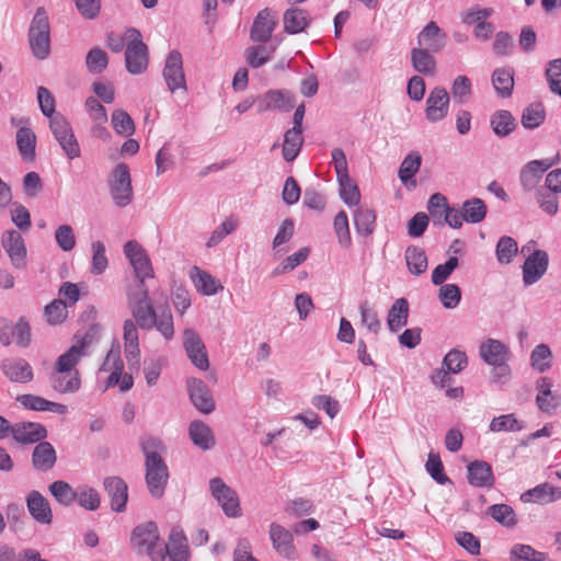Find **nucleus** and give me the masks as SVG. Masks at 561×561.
Returning a JSON list of instances; mask_svg holds the SVG:
<instances>
[{
    "label": "nucleus",
    "mask_w": 561,
    "mask_h": 561,
    "mask_svg": "<svg viewBox=\"0 0 561 561\" xmlns=\"http://www.w3.org/2000/svg\"><path fill=\"white\" fill-rule=\"evenodd\" d=\"M309 255L308 248H301L296 253L287 256L282 263H279L274 270L273 275H282L286 274L293 270H295L298 265L304 263Z\"/></svg>",
    "instance_id": "nucleus-60"
},
{
    "label": "nucleus",
    "mask_w": 561,
    "mask_h": 561,
    "mask_svg": "<svg viewBox=\"0 0 561 561\" xmlns=\"http://www.w3.org/2000/svg\"><path fill=\"white\" fill-rule=\"evenodd\" d=\"M196 274L193 275V280L196 289L206 296L215 295L219 289H222V286L217 283V280L207 272L199 270L198 267L194 268Z\"/></svg>",
    "instance_id": "nucleus-48"
},
{
    "label": "nucleus",
    "mask_w": 561,
    "mask_h": 561,
    "mask_svg": "<svg viewBox=\"0 0 561 561\" xmlns=\"http://www.w3.org/2000/svg\"><path fill=\"white\" fill-rule=\"evenodd\" d=\"M494 134L501 138L508 136L516 128V121L506 110L496 111L490 119Z\"/></svg>",
    "instance_id": "nucleus-40"
},
{
    "label": "nucleus",
    "mask_w": 561,
    "mask_h": 561,
    "mask_svg": "<svg viewBox=\"0 0 561 561\" xmlns=\"http://www.w3.org/2000/svg\"><path fill=\"white\" fill-rule=\"evenodd\" d=\"M102 371H110L105 380V389L116 386L119 382L124 370V363L118 351L110 350L104 363L101 366Z\"/></svg>",
    "instance_id": "nucleus-33"
},
{
    "label": "nucleus",
    "mask_w": 561,
    "mask_h": 561,
    "mask_svg": "<svg viewBox=\"0 0 561 561\" xmlns=\"http://www.w3.org/2000/svg\"><path fill=\"white\" fill-rule=\"evenodd\" d=\"M57 461V454L49 442L41 440L32 453V466L35 470L47 472L51 470Z\"/></svg>",
    "instance_id": "nucleus-26"
},
{
    "label": "nucleus",
    "mask_w": 561,
    "mask_h": 561,
    "mask_svg": "<svg viewBox=\"0 0 561 561\" xmlns=\"http://www.w3.org/2000/svg\"><path fill=\"white\" fill-rule=\"evenodd\" d=\"M149 62L148 47L146 44L126 46L125 64L130 75H140L147 70Z\"/></svg>",
    "instance_id": "nucleus-27"
},
{
    "label": "nucleus",
    "mask_w": 561,
    "mask_h": 561,
    "mask_svg": "<svg viewBox=\"0 0 561 561\" xmlns=\"http://www.w3.org/2000/svg\"><path fill=\"white\" fill-rule=\"evenodd\" d=\"M183 346L192 364L201 370H207L209 360L204 342L193 329L183 332Z\"/></svg>",
    "instance_id": "nucleus-10"
},
{
    "label": "nucleus",
    "mask_w": 561,
    "mask_h": 561,
    "mask_svg": "<svg viewBox=\"0 0 561 561\" xmlns=\"http://www.w3.org/2000/svg\"><path fill=\"white\" fill-rule=\"evenodd\" d=\"M49 492L61 505L69 506L76 501L77 490L68 482L58 480L49 485Z\"/></svg>",
    "instance_id": "nucleus-49"
},
{
    "label": "nucleus",
    "mask_w": 561,
    "mask_h": 561,
    "mask_svg": "<svg viewBox=\"0 0 561 561\" xmlns=\"http://www.w3.org/2000/svg\"><path fill=\"white\" fill-rule=\"evenodd\" d=\"M304 144L302 131L288 129L284 135L283 158L287 162L294 161L300 152Z\"/></svg>",
    "instance_id": "nucleus-43"
},
{
    "label": "nucleus",
    "mask_w": 561,
    "mask_h": 561,
    "mask_svg": "<svg viewBox=\"0 0 561 561\" xmlns=\"http://www.w3.org/2000/svg\"><path fill=\"white\" fill-rule=\"evenodd\" d=\"M353 221L357 233L367 237L374 232L376 214L368 207H358L354 211Z\"/></svg>",
    "instance_id": "nucleus-42"
},
{
    "label": "nucleus",
    "mask_w": 561,
    "mask_h": 561,
    "mask_svg": "<svg viewBox=\"0 0 561 561\" xmlns=\"http://www.w3.org/2000/svg\"><path fill=\"white\" fill-rule=\"evenodd\" d=\"M188 434L193 444L202 450H209L216 444L211 428L202 421L191 422Z\"/></svg>",
    "instance_id": "nucleus-31"
},
{
    "label": "nucleus",
    "mask_w": 561,
    "mask_h": 561,
    "mask_svg": "<svg viewBox=\"0 0 561 561\" xmlns=\"http://www.w3.org/2000/svg\"><path fill=\"white\" fill-rule=\"evenodd\" d=\"M124 352L129 369L139 370L140 350L138 328L133 320H125L123 324Z\"/></svg>",
    "instance_id": "nucleus-17"
},
{
    "label": "nucleus",
    "mask_w": 561,
    "mask_h": 561,
    "mask_svg": "<svg viewBox=\"0 0 561 561\" xmlns=\"http://www.w3.org/2000/svg\"><path fill=\"white\" fill-rule=\"evenodd\" d=\"M549 265L548 253L535 250L524 262L523 282L526 286L537 283L547 272Z\"/></svg>",
    "instance_id": "nucleus-14"
},
{
    "label": "nucleus",
    "mask_w": 561,
    "mask_h": 561,
    "mask_svg": "<svg viewBox=\"0 0 561 561\" xmlns=\"http://www.w3.org/2000/svg\"><path fill=\"white\" fill-rule=\"evenodd\" d=\"M2 245L11 264L18 270L26 267V247L23 237L16 230H9L2 238Z\"/></svg>",
    "instance_id": "nucleus-16"
},
{
    "label": "nucleus",
    "mask_w": 561,
    "mask_h": 561,
    "mask_svg": "<svg viewBox=\"0 0 561 561\" xmlns=\"http://www.w3.org/2000/svg\"><path fill=\"white\" fill-rule=\"evenodd\" d=\"M26 506L31 516L39 524L53 522L50 504L38 491H31L26 497Z\"/></svg>",
    "instance_id": "nucleus-25"
},
{
    "label": "nucleus",
    "mask_w": 561,
    "mask_h": 561,
    "mask_svg": "<svg viewBox=\"0 0 561 561\" xmlns=\"http://www.w3.org/2000/svg\"><path fill=\"white\" fill-rule=\"evenodd\" d=\"M510 557L514 561H546L548 559L547 553L523 543L514 545L510 551Z\"/></svg>",
    "instance_id": "nucleus-52"
},
{
    "label": "nucleus",
    "mask_w": 561,
    "mask_h": 561,
    "mask_svg": "<svg viewBox=\"0 0 561 561\" xmlns=\"http://www.w3.org/2000/svg\"><path fill=\"white\" fill-rule=\"evenodd\" d=\"M417 45L419 48L438 53L446 45V34L435 22L431 21L417 35Z\"/></svg>",
    "instance_id": "nucleus-22"
},
{
    "label": "nucleus",
    "mask_w": 561,
    "mask_h": 561,
    "mask_svg": "<svg viewBox=\"0 0 561 561\" xmlns=\"http://www.w3.org/2000/svg\"><path fill=\"white\" fill-rule=\"evenodd\" d=\"M546 78L552 93L561 96V59H553L548 62Z\"/></svg>",
    "instance_id": "nucleus-64"
},
{
    "label": "nucleus",
    "mask_w": 561,
    "mask_h": 561,
    "mask_svg": "<svg viewBox=\"0 0 561 561\" xmlns=\"http://www.w3.org/2000/svg\"><path fill=\"white\" fill-rule=\"evenodd\" d=\"M295 95L288 90H270L257 99L256 111L257 113L287 112L295 106Z\"/></svg>",
    "instance_id": "nucleus-11"
},
{
    "label": "nucleus",
    "mask_w": 561,
    "mask_h": 561,
    "mask_svg": "<svg viewBox=\"0 0 561 561\" xmlns=\"http://www.w3.org/2000/svg\"><path fill=\"white\" fill-rule=\"evenodd\" d=\"M405 262L411 274L420 276L426 272L428 266L425 251L417 245H410L405 250Z\"/></svg>",
    "instance_id": "nucleus-37"
},
{
    "label": "nucleus",
    "mask_w": 561,
    "mask_h": 561,
    "mask_svg": "<svg viewBox=\"0 0 561 561\" xmlns=\"http://www.w3.org/2000/svg\"><path fill=\"white\" fill-rule=\"evenodd\" d=\"M18 401L27 410L32 411H49L56 414H66L68 412V407L49 401L43 397L35 394H22L18 397Z\"/></svg>",
    "instance_id": "nucleus-29"
},
{
    "label": "nucleus",
    "mask_w": 561,
    "mask_h": 561,
    "mask_svg": "<svg viewBox=\"0 0 561 561\" xmlns=\"http://www.w3.org/2000/svg\"><path fill=\"white\" fill-rule=\"evenodd\" d=\"M108 64L107 55L99 47L92 48L88 51L85 57V65L91 73L103 72Z\"/></svg>",
    "instance_id": "nucleus-62"
},
{
    "label": "nucleus",
    "mask_w": 561,
    "mask_h": 561,
    "mask_svg": "<svg viewBox=\"0 0 561 561\" xmlns=\"http://www.w3.org/2000/svg\"><path fill=\"white\" fill-rule=\"evenodd\" d=\"M124 253L134 268L137 280L146 282L147 278H153L154 273L151 261L145 249L137 241H127L124 244Z\"/></svg>",
    "instance_id": "nucleus-9"
},
{
    "label": "nucleus",
    "mask_w": 561,
    "mask_h": 561,
    "mask_svg": "<svg viewBox=\"0 0 561 561\" xmlns=\"http://www.w3.org/2000/svg\"><path fill=\"white\" fill-rule=\"evenodd\" d=\"M431 53L419 47L411 50V62L415 71L425 76L435 75L436 61Z\"/></svg>",
    "instance_id": "nucleus-38"
},
{
    "label": "nucleus",
    "mask_w": 561,
    "mask_h": 561,
    "mask_svg": "<svg viewBox=\"0 0 561 561\" xmlns=\"http://www.w3.org/2000/svg\"><path fill=\"white\" fill-rule=\"evenodd\" d=\"M27 37L33 56L38 60L46 59L50 54V23L43 7L36 9Z\"/></svg>",
    "instance_id": "nucleus-3"
},
{
    "label": "nucleus",
    "mask_w": 561,
    "mask_h": 561,
    "mask_svg": "<svg viewBox=\"0 0 561 561\" xmlns=\"http://www.w3.org/2000/svg\"><path fill=\"white\" fill-rule=\"evenodd\" d=\"M190 399L194 407L204 414L215 410V401L206 383L198 378H188L186 381Z\"/></svg>",
    "instance_id": "nucleus-18"
},
{
    "label": "nucleus",
    "mask_w": 561,
    "mask_h": 561,
    "mask_svg": "<svg viewBox=\"0 0 561 561\" xmlns=\"http://www.w3.org/2000/svg\"><path fill=\"white\" fill-rule=\"evenodd\" d=\"M491 432H519L524 428V423L515 417V414H503L493 417L489 426Z\"/></svg>",
    "instance_id": "nucleus-51"
},
{
    "label": "nucleus",
    "mask_w": 561,
    "mask_h": 561,
    "mask_svg": "<svg viewBox=\"0 0 561 561\" xmlns=\"http://www.w3.org/2000/svg\"><path fill=\"white\" fill-rule=\"evenodd\" d=\"M479 354L488 365L500 364L510 359L508 347L499 340L488 339L479 347Z\"/></svg>",
    "instance_id": "nucleus-28"
},
{
    "label": "nucleus",
    "mask_w": 561,
    "mask_h": 561,
    "mask_svg": "<svg viewBox=\"0 0 561 561\" xmlns=\"http://www.w3.org/2000/svg\"><path fill=\"white\" fill-rule=\"evenodd\" d=\"M209 491L211 496L221 506L226 516L236 518L241 515L237 492L227 485L221 478L217 477L209 480Z\"/></svg>",
    "instance_id": "nucleus-7"
},
{
    "label": "nucleus",
    "mask_w": 561,
    "mask_h": 561,
    "mask_svg": "<svg viewBox=\"0 0 561 561\" xmlns=\"http://www.w3.org/2000/svg\"><path fill=\"white\" fill-rule=\"evenodd\" d=\"M283 21L286 33L297 34L309 25L310 16L302 9L290 8L285 11Z\"/></svg>",
    "instance_id": "nucleus-35"
},
{
    "label": "nucleus",
    "mask_w": 561,
    "mask_h": 561,
    "mask_svg": "<svg viewBox=\"0 0 561 561\" xmlns=\"http://www.w3.org/2000/svg\"><path fill=\"white\" fill-rule=\"evenodd\" d=\"M276 21L270 9L260 11L251 27L250 37L253 42L266 43L271 39Z\"/></svg>",
    "instance_id": "nucleus-21"
},
{
    "label": "nucleus",
    "mask_w": 561,
    "mask_h": 561,
    "mask_svg": "<svg viewBox=\"0 0 561 561\" xmlns=\"http://www.w3.org/2000/svg\"><path fill=\"white\" fill-rule=\"evenodd\" d=\"M334 231L337 237L339 244L346 249L352 243L348 218L344 210L336 214L333 221Z\"/></svg>",
    "instance_id": "nucleus-57"
},
{
    "label": "nucleus",
    "mask_w": 561,
    "mask_h": 561,
    "mask_svg": "<svg viewBox=\"0 0 561 561\" xmlns=\"http://www.w3.org/2000/svg\"><path fill=\"white\" fill-rule=\"evenodd\" d=\"M114 130L121 136H131L135 133V124L130 115L124 110H115L111 116Z\"/></svg>",
    "instance_id": "nucleus-53"
},
{
    "label": "nucleus",
    "mask_w": 561,
    "mask_h": 561,
    "mask_svg": "<svg viewBox=\"0 0 561 561\" xmlns=\"http://www.w3.org/2000/svg\"><path fill=\"white\" fill-rule=\"evenodd\" d=\"M468 482L476 488H492L495 478L490 463L483 460H474L467 466Z\"/></svg>",
    "instance_id": "nucleus-24"
},
{
    "label": "nucleus",
    "mask_w": 561,
    "mask_h": 561,
    "mask_svg": "<svg viewBox=\"0 0 561 561\" xmlns=\"http://www.w3.org/2000/svg\"><path fill=\"white\" fill-rule=\"evenodd\" d=\"M130 541L138 553H147L152 561H163L169 550L168 546L158 545V527L153 522L137 526L133 530Z\"/></svg>",
    "instance_id": "nucleus-4"
},
{
    "label": "nucleus",
    "mask_w": 561,
    "mask_h": 561,
    "mask_svg": "<svg viewBox=\"0 0 561 561\" xmlns=\"http://www.w3.org/2000/svg\"><path fill=\"white\" fill-rule=\"evenodd\" d=\"M552 353L547 344L537 345L530 355V364L534 369L543 373L551 367Z\"/></svg>",
    "instance_id": "nucleus-55"
},
{
    "label": "nucleus",
    "mask_w": 561,
    "mask_h": 561,
    "mask_svg": "<svg viewBox=\"0 0 561 561\" xmlns=\"http://www.w3.org/2000/svg\"><path fill=\"white\" fill-rule=\"evenodd\" d=\"M450 96L445 88L435 87L426 99L425 115L428 122L443 121L449 111Z\"/></svg>",
    "instance_id": "nucleus-13"
},
{
    "label": "nucleus",
    "mask_w": 561,
    "mask_h": 561,
    "mask_svg": "<svg viewBox=\"0 0 561 561\" xmlns=\"http://www.w3.org/2000/svg\"><path fill=\"white\" fill-rule=\"evenodd\" d=\"M451 95L455 102L463 104L468 102L472 95V84L467 76H458L451 85Z\"/></svg>",
    "instance_id": "nucleus-59"
},
{
    "label": "nucleus",
    "mask_w": 561,
    "mask_h": 561,
    "mask_svg": "<svg viewBox=\"0 0 561 561\" xmlns=\"http://www.w3.org/2000/svg\"><path fill=\"white\" fill-rule=\"evenodd\" d=\"M517 243L513 238L501 237L495 249L496 259L502 264H508L517 254Z\"/></svg>",
    "instance_id": "nucleus-58"
},
{
    "label": "nucleus",
    "mask_w": 561,
    "mask_h": 561,
    "mask_svg": "<svg viewBox=\"0 0 561 561\" xmlns=\"http://www.w3.org/2000/svg\"><path fill=\"white\" fill-rule=\"evenodd\" d=\"M107 186L112 202L117 207L128 206L134 198L130 171L127 164L118 163L107 178Z\"/></svg>",
    "instance_id": "nucleus-5"
},
{
    "label": "nucleus",
    "mask_w": 561,
    "mask_h": 561,
    "mask_svg": "<svg viewBox=\"0 0 561 561\" xmlns=\"http://www.w3.org/2000/svg\"><path fill=\"white\" fill-rule=\"evenodd\" d=\"M557 195L558 194L553 191L545 187H539L536 192V201L539 207L550 216H554L559 210V201Z\"/></svg>",
    "instance_id": "nucleus-56"
},
{
    "label": "nucleus",
    "mask_w": 561,
    "mask_h": 561,
    "mask_svg": "<svg viewBox=\"0 0 561 561\" xmlns=\"http://www.w3.org/2000/svg\"><path fill=\"white\" fill-rule=\"evenodd\" d=\"M492 84L500 96H511L514 88L513 69L508 67L496 68L492 73Z\"/></svg>",
    "instance_id": "nucleus-36"
},
{
    "label": "nucleus",
    "mask_w": 561,
    "mask_h": 561,
    "mask_svg": "<svg viewBox=\"0 0 561 561\" xmlns=\"http://www.w3.org/2000/svg\"><path fill=\"white\" fill-rule=\"evenodd\" d=\"M16 146L24 160L35 159L36 135L28 127H21L16 133Z\"/></svg>",
    "instance_id": "nucleus-41"
},
{
    "label": "nucleus",
    "mask_w": 561,
    "mask_h": 561,
    "mask_svg": "<svg viewBox=\"0 0 561 561\" xmlns=\"http://www.w3.org/2000/svg\"><path fill=\"white\" fill-rule=\"evenodd\" d=\"M422 164V157L417 151L409 152L400 164L398 176L403 184L409 181L419 172Z\"/></svg>",
    "instance_id": "nucleus-45"
},
{
    "label": "nucleus",
    "mask_w": 561,
    "mask_h": 561,
    "mask_svg": "<svg viewBox=\"0 0 561 561\" xmlns=\"http://www.w3.org/2000/svg\"><path fill=\"white\" fill-rule=\"evenodd\" d=\"M126 299L128 308L138 307L141 304L144 305L146 302L152 301L145 282L140 280H137L135 284L127 286Z\"/></svg>",
    "instance_id": "nucleus-54"
},
{
    "label": "nucleus",
    "mask_w": 561,
    "mask_h": 561,
    "mask_svg": "<svg viewBox=\"0 0 561 561\" xmlns=\"http://www.w3.org/2000/svg\"><path fill=\"white\" fill-rule=\"evenodd\" d=\"M13 341L20 347H27L31 344V327L23 317L15 324L7 318L0 319V343L9 346Z\"/></svg>",
    "instance_id": "nucleus-8"
},
{
    "label": "nucleus",
    "mask_w": 561,
    "mask_h": 561,
    "mask_svg": "<svg viewBox=\"0 0 561 561\" xmlns=\"http://www.w3.org/2000/svg\"><path fill=\"white\" fill-rule=\"evenodd\" d=\"M409 317V302L405 298L397 299L389 309L387 324L391 332H398L407 325Z\"/></svg>",
    "instance_id": "nucleus-34"
},
{
    "label": "nucleus",
    "mask_w": 561,
    "mask_h": 561,
    "mask_svg": "<svg viewBox=\"0 0 561 561\" xmlns=\"http://www.w3.org/2000/svg\"><path fill=\"white\" fill-rule=\"evenodd\" d=\"M270 538L273 548L283 558L287 560H296L298 558L297 550L294 546L293 535L289 530L277 523L270 525Z\"/></svg>",
    "instance_id": "nucleus-15"
},
{
    "label": "nucleus",
    "mask_w": 561,
    "mask_h": 561,
    "mask_svg": "<svg viewBox=\"0 0 561 561\" xmlns=\"http://www.w3.org/2000/svg\"><path fill=\"white\" fill-rule=\"evenodd\" d=\"M1 370L12 382H30L34 375L31 365L23 358H7L1 364Z\"/></svg>",
    "instance_id": "nucleus-23"
},
{
    "label": "nucleus",
    "mask_w": 561,
    "mask_h": 561,
    "mask_svg": "<svg viewBox=\"0 0 561 561\" xmlns=\"http://www.w3.org/2000/svg\"><path fill=\"white\" fill-rule=\"evenodd\" d=\"M88 344L85 336L57 358L55 369L49 376V383L55 391L75 393L80 389L81 378L76 366L84 355Z\"/></svg>",
    "instance_id": "nucleus-1"
},
{
    "label": "nucleus",
    "mask_w": 561,
    "mask_h": 561,
    "mask_svg": "<svg viewBox=\"0 0 561 561\" xmlns=\"http://www.w3.org/2000/svg\"><path fill=\"white\" fill-rule=\"evenodd\" d=\"M169 547L167 556L173 561L181 560L183 554L186 552V538L180 530L173 529L169 536Z\"/></svg>",
    "instance_id": "nucleus-61"
},
{
    "label": "nucleus",
    "mask_w": 561,
    "mask_h": 561,
    "mask_svg": "<svg viewBox=\"0 0 561 561\" xmlns=\"http://www.w3.org/2000/svg\"><path fill=\"white\" fill-rule=\"evenodd\" d=\"M546 118V112L542 103H531L524 108L520 117V123L526 129H534L539 127Z\"/></svg>",
    "instance_id": "nucleus-44"
},
{
    "label": "nucleus",
    "mask_w": 561,
    "mask_h": 561,
    "mask_svg": "<svg viewBox=\"0 0 561 561\" xmlns=\"http://www.w3.org/2000/svg\"><path fill=\"white\" fill-rule=\"evenodd\" d=\"M461 210L465 221L470 224L481 222L486 216V206L480 198H470L462 203Z\"/></svg>",
    "instance_id": "nucleus-46"
},
{
    "label": "nucleus",
    "mask_w": 561,
    "mask_h": 561,
    "mask_svg": "<svg viewBox=\"0 0 561 561\" xmlns=\"http://www.w3.org/2000/svg\"><path fill=\"white\" fill-rule=\"evenodd\" d=\"M337 181L342 201L350 207L358 205L360 202V192L350 175L340 176Z\"/></svg>",
    "instance_id": "nucleus-47"
},
{
    "label": "nucleus",
    "mask_w": 561,
    "mask_h": 561,
    "mask_svg": "<svg viewBox=\"0 0 561 561\" xmlns=\"http://www.w3.org/2000/svg\"><path fill=\"white\" fill-rule=\"evenodd\" d=\"M559 499H561V489L549 483L538 484L520 495V501L524 503H549Z\"/></svg>",
    "instance_id": "nucleus-30"
},
{
    "label": "nucleus",
    "mask_w": 561,
    "mask_h": 561,
    "mask_svg": "<svg viewBox=\"0 0 561 561\" xmlns=\"http://www.w3.org/2000/svg\"><path fill=\"white\" fill-rule=\"evenodd\" d=\"M163 78L172 93L179 89L183 90V92H186L187 88L183 71L182 56L180 51L172 50L169 53L163 69Z\"/></svg>",
    "instance_id": "nucleus-12"
},
{
    "label": "nucleus",
    "mask_w": 561,
    "mask_h": 561,
    "mask_svg": "<svg viewBox=\"0 0 561 561\" xmlns=\"http://www.w3.org/2000/svg\"><path fill=\"white\" fill-rule=\"evenodd\" d=\"M550 163L540 160L528 162L520 171V183L525 191L534 190L541 175L550 168Z\"/></svg>",
    "instance_id": "nucleus-32"
},
{
    "label": "nucleus",
    "mask_w": 561,
    "mask_h": 561,
    "mask_svg": "<svg viewBox=\"0 0 561 561\" xmlns=\"http://www.w3.org/2000/svg\"><path fill=\"white\" fill-rule=\"evenodd\" d=\"M490 516L505 527H514L518 519L515 511L507 504H494L488 508Z\"/></svg>",
    "instance_id": "nucleus-50"
},
{
    "label": "nucleus",
    "mask_w": 561,
    "mask_h": 561,
    "mask_svg": "<svg viewBox=\"0 0 561 561\" xmlns=\"http://www.w3.org/2000/svg\"><path fill=\"white\" fill-rule=\"evenodd\" d=\"M141 449L146 458L145 479L148 491L154 499H160L169 481V468L162 457L165 447L160 439L149 437L142 442Z\"/></svg>",
    "instance_id": "nucleus-2"
},
{
    "label": "nucleus",
    "mask_w": 561,
    "mask_h": 561,
    "mask_svg": "<svg viewBox=\"0 0 561 561\" xmlns=\"http://www.w3.org/2000/svg\"><path fill=\"white\" fill-rule=\"evenodd\" d=\"M130 313L133 316V321L138 325L141 330L149 331L154 327V317L157 314V310L153 307L152 301L141 304L138 307H129Z\"/></svg>",
    "instance_id": "nucleus-39"
},
{
    "label": "nucleus",
    "mask_w": 561,
    "mask_h": 561,
    "mask_svg": "<svg viewBox=\"0 0 561 561\" xmlns=\"http://www.w3.org/2000/svg\"><path fill=\"white\" fill-rule=\"evenodd\" d=\"M12 437L19 444H38L47 437V430L41 423L19 422L12 425Z\"/></svg>",
    "instance_id": "nucleus-19"
},
{
    "label": "nucleus",
    "mask_w": 561,
    "mask_h": 561,
    "mask_svg": "<svg viewBox=\"0 0 561 561\" xmlns=\"http://www.w3.org/2000/svg\"><path fill=\"white\" fill-rule=\"evenodd\" d=\"M438 298L443 306L447 309L456 308L461 299V290L456 284L440 285Z\"/></svg>",
    "instance_id": "nucleus-63"
},
{
    "label": "nucleus",
    "mask_w": 561,
    "mask_h": 561,
    "mask_svg": "<svg viewBox=\"0 0 561 561\" xmlns=\"http://www.w3.org/2000/svg\"><path fill=\"white\" fill-rule=\"evenodd\" d=\"M104 490L111 500V508L122 513L126 510L128 486L119 477H107L103 481Z\"/></svg>",
    "instance_id": "nucleus-20"
},
{
    "label": "nucleus",
    "mask_w": 561,
    "mask_h": 561,
    "mask_svg": "<svg viewBox=\"0 0 561 561\" xmlns=\"http://www.w3.org/2000/svg\"><path fill=\"white\" fill-rule=\"evenodd\" d=\"M49 128L69 159L72 160L80 157V146L69 122L62 114L57 113L49 118Z\"/></svg>",
    "instance_id": "nucleus-6"
}]
</instances>
